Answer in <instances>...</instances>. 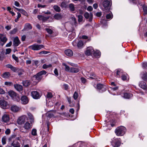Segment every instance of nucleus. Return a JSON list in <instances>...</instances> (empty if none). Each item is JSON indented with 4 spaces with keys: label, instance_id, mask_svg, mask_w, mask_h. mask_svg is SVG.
I'll list each match as a JSON object with an SVG mask.
<instances>
[{
    "label": "nucleus",
    "instance_id": "f257e3e1",
    "mask_svg": "<svg viewBox=\"0 0 147 147\" xmlns=\"http://www.w3.org/2000/svg\"><path fill=\"white\" fill-rule=\"evenodd\" d=\"M47 73L46 71L42 70L38 73L36 74L33 76L32 80L35 82H38L40 81L42 78V75L45 74Z\"/></svg>",
    "mask_w": 147,
    "mask_h": 147
},
{
    "label": "nucleus",
    "instance_id": "f03ea898",
    "mask_svg": "<svg viewBox=\"0 0 147 147\" xmlns=\"http://www.w3.org/2000/svg\"><path fill=\"white\" fill-rule=\"evenodd\" d=\"M32 124L26 121L24 124L20 129V131L23 133H27L32 127Z\"/></svg>",
    "mask_w": 147,
    "mask_h": 147
},
{
    "label": "nucleus",
    "instance_id": "7ed1b4c3",
    "mask_svg": "<svg viewBox=\"0 0 147 147\" xmlns=\"http://www.w3.org/2000/svg\"><path fill=\"white\" fill-rule=\"evenodd\" d=\"M126 131V128L122 126L118 127L115 129V132L118 136H122L124 135Z\"/></svg>",
    "mask_w": 147,
    "mask_h": 147
},
{
    "label": "nucleus",
    "instance_id": "20e7f679",
    "mask_svg": "<svg viewBox=\"0 0 147 147\" xmlns=\"http://www.w3.org/2000/svg\"><path fill=\"white\" fill-rule=\"evenodd\" d=\"M8 94L13 99L17 101L20 100V98L18 94L13 90H10L9 91Z\"/></svg>",
    "mask_w": 147,
    "mask_h": 147
},
{
    "label": "nucleus",
    "instance_id": "39448f33",
    "mask_svg": "<svg viewBox=\"0 0 147 147\" xmlns=\"http://www.w3.org/2000/svg\"><path fill=\"white\" fill-rule=\"evenodd\" d=\"M44 47V46L43 45H38L36 44H34L28 47L29 49L34 51L38 50Z\"/></svg>",
    "mask_w": 147,
    "mask_h": 147
},
{
    "label": "nucleus",
    "instance_id": "423d86ee",
    "mask_svg": "<svg viewBox=\"0 0 147 147\" xmlns=\"http://www.w3.org/2000/svg\"><path fill=\"white\" fill-rule=\"evenodd\" d=\"M120 138H113L111 142V144L113 147H119L121 144Z\"/></svg>",
    "mask_w": 147,
    "mask_h": 147
},
{
    "label": "nucleus",
    "instance_id": "0eeeda50",
    "mask_svg": "<svg viewBox=\"0 0 147 147\" xmlns=\"http://www.w3.org/2000/svg\"><path fill=\"white\" fill-rule=\"evenodd\" d=\"M27 120V117L25 115H22L19 117L17 120L18 124L22 125L26 122Z\"/></svg>",
    "mask_w": 147,
    "mask_h": 147
},
{
    "label": "nucleus",
    "instance_id": "6e6552de",
    "mask_svg": "<svg viewBox=\"0 0 147 147\" xmlns=\"http://www.w3.org/2000/svg\"><path fill=\"white\" fill-rule=\"evenodd\" d=\"M112 5L111 0H104L102 2L103 6L105 9L110 7Z\"/></svg>",
    "mask_w": 147,
    "mask_h": 147
},
{
    "label": "nucleus",
    "instance_id": "1a4fd4ad",
    "mask_svg": "<svg viewBox=\"0 0 147 147\" xmlns=\"http://www.w3.org/2000/svg\"><path fill=\"white\" fill-rule=\"evenodd\" d=\"M97 89L100 92H105L106 90V86L101 84H97Z\"/></svg>",
    "mask_w": 147,
    "mask_h": 147
},
{
    "label": "nucleus",
    "instance_id": "9d476101",
    "mask_svg": "<svg viewBox=\"0 0 147 147\" xmlns=\"http://www.w3.org/2000/svg\"><path fill=\"white\" fill-rule=\"evenodd\" d=\"M94 50L93 48L92 47H88L85 52L86 54L88 56L92 55L93 54Z\"/></svg>",
    "mask_w": 147,
    "mask_h": 147
},
{
    "label": "nucleus",
    "instance_id": "9b49d317",
    "mask_svg": "<svg viewBox=\"0 0 147 147\" xmlns=\"http://www.w3.org/2000/svg\"><path fill=\"white\" fill-rule=\"evenodd\" d=\"M2 120L4 122H7L9 121V117L8 115L5 113H4L2 117Z\"/></svg>",
    "mask_w": 147,
    "mask_h": 147
},
{
    "label": "nucleus",
    "instance_id": "f8f14e48",
    "mask_svg": "<svg viewBox=\"0 0 147 147\" xmlns=\"http://www.w3.org/2000/svg\"><path fill=\"white\" fill-rule=\"evenodd\" d=\"M31 94L33 98L35 99H38L40 97L39 93L36 91H32Z\"/></svg>",
    "mask_w": 147,
    "mask_h": 147
},
{
    "label": "nucleus",
    "instance_id": "ddd939ff",
    "mask_svg": "<svg viewBox=\"0 0 147 147\" xmlns=\"http://www.w3.org/2000/svg\"><path fill=\"white\" fill-rule=\"evenodd\" d=\"M37 18L40 20H42V22H45L49 19V17L48 16H45L42 15H39L38 16Z\"/></svg>",
    "mask_w": 147,
    "mask_h": 147
},
{
    "label": "nucleus",
    "instance_id": "4468645a",
    "mask_svg": "<svg viewBox=\"0 0 147 147\" xmlns=\"http://www.w3.org/2000/svg\"><path fill=\"white\" fill-rule=\"evenodd\" d=\"M0 105L3 109L7 108L8 106L7 103L4 100L0 101Z\"/></svg>",
    "mask_w": 147,
    "mask_h": 147
},
{
    "label": "nucleus",
    "instance_id": "2eb2a0df",
    "mask_svg": "<svg viewBox=\"0 0 147 147\" xmlns=\"http://www.w3.org/2000/svg\"><path fill=\"white\" fill-rule=\"evenodd\" d=\"M6 67L10 69L11 70L14 72H17L19 71V68L15 67L10 64H7L6 65Z\"/></svg>",
    "mask_w": 147,
    "mask_h": 147
},
{
    "label": "nucleus",
    "instance_id": "dca6fc26",
    "mask_svg": "<svg viewBox=\"0 0 147 147\" xmlns=\"http://www.w3.org/2000/svg\"><path fill=\"white\" fill-rule=\"evenodd\" d=\"M22 103L24 104H26L28 102V100L26 96H23L21 98Z\"/></svg>",
    "mask_w": 147,
    "mask_h": 147
},
{
    "label": "nucleus",
    "instance_id": "f3484780",
    "mask_svg": "<svg viewBox=\"0 0 147 147\" xmlns=\"http://www.w3.org/2000/svg\"><path fill=\"white\" fill-rule=\"evenodd\" d=\"M20 42L18 37H16L14 39L13 42V45L17 47L20 44Z\"/></svg>",
    "mask_w": 147,
    "mask_h": 147
},
{
    "label": "nucleus",
    "instance_id": "a211bd4d",
    "mask_svg": "<svg viewBox=\"0 0 147 147\" xmlns=\"http://www.w3.org/2000/svg\"><path fill=\"white\" fill-rule=\"evenodd\" d=\"M21 108L16 105H13L11 107V110L15 112H18L20 111Z\"/></svg>",
    "mask_w": 147,
    "mask_h": 147
},
{
    "label": "nucleus",
    "instance_id": "6ab92c4d",
    "mask_svg": "<svg viewBox=\"0 0 147 147\" xmlns=\"http://www.w3.org/2000/svg\"><path fill=\"white\" fill-rule=\"evenodd\" d=\"M100 53L98 50H96L93 52L92 57L95 58H99L100 57Z\"/></svg>",
    "mask_w": 147,
    "mask_h": 147
},
{
    "label": "nucleus",
    "instance_id": "aec40b11",
    "mask_svg": "<svg viewBox=\"0 0 147 147\" xmlns=\"http://www.w3.org/2000/svg\"><path fill=\"white\" fill-rule=\"evenodd\" d=\"M65 53L67 56H71L73 55L72 51L69 49L65 50Z\"/></svg>",
    "mask_w": 147,
    "mask_h": 147
},
{
    "label": "nucleus",
    "instance_id": "412c9836",
    "mask_svg": "<svg viewBox=\"0 0 147 147\" xmlns=\"http://www.w3.org/2000/svg\"><path fill=\"white\" fill-rule=\"evenodd\" d=\"M140 87L144 90H145L147 88L146 83L143 81L141 82L139 84Z\"/></svg>",
    "mask_w": 147,
    "mask_h": 147
},
{
    "label": "nucleus",
    "instance_id": "4be33fe9",
    "mask_svg": "<svg viewBox=\"0 0 147 147\" xmlns=\"http://www.w3.org/2000/svg\"><path fill=\"white\" fill-rule=\"evenodd\" d=\"M141 77L145 81L147 80V73L146 72H143L141 74Z\"/></svg>",
    "mask_w": 147,
    "mask_h": 147
},
{
    "label": "nucleus",
    "instance_id": "5701e85b",
    "mask_svg": "<svg viewBox=\"0 0 147 147\" xmlns=\"http://www.w3.org/2000/svg\"><path fill=\"white\" fill-rule=\"evenodd\" d=\"M80 70L78 67H71L70 68V72L74 73L78 72Z\"/></svg>",
    "mask_w": 147,
    "mask_h": 147
},
{
    "label": "nucleus",
    "instance_id": "b1692460",
    "mask_svg": "<svg viewBox=\"0 0 147 147\" xmlns=\"http://www.w3.org/2000/svg\"><path fill=\"white\" fill-rule=\"evenodd\" d=\"M15 89L19 91H20L22 90L23 87L22 86L19 84H16L14 85Z\"/></svg>",
    "mask_w": 147,
    "mask_h": 147
},
{
    "label": "nucleus",
    "instance_id": "393cba45",
    "mask_svg": "<svg viewBox=\"0 0 147 147\" xmlns=\"http://www.w3.org/2000/svg\"><path fill=\"white\" fill-rule=\"evenodd\" d=\"M132 94L130 93H125L124 94V97L125 98L129 99L132 96Z\"/></svg>",
    "mask_w": 147,
    "mask_h": 147
},
{
    "label": "nucleus",
    "instance_id": "a878e982",
    "mask_svg": "<svg viewBox=\"0 0 147 147\" xmlns=\"http://www.w3.org/2000/svg\"><path fill=\"white\" fill-rule=\"evenodd\" d=\"M10 76V74L9 72H6L4 73L2 75V77L4 78H9Z\"/></svg>",
    "mask_w": 147,
    "mask_h": 147
},
{
    "label": "nucleus",
    "instance_id": "bb28decb",
    "mask_svg": "<svg viewBox=\"0 0 147 147\" xmlns=\"http://www.w3.org/2000/svg\"><path fill=\"white\" fill-rule=\"evenodd\" d=\"M123 74L122 71L121 70L119 69L117 70L116 76L118 78L120 77Z\"/></svg>",
    "mask_w": 147,
    "mask_h": 147
},
{
    "label": "nucleus",
    "instance_id": "cd10ccee",
    "mask_svg": "<svg viewBox=\"0 0 147 147\" xmlns=\"http://www.w3.org/2000/svg\"><path fill=\"white\" fill-rule=\"evenodd\" d=\"M11 146L13 147H20V143L18 141L13 142L11 144Z\"/></svg>",
    "mask_w": 147,
    "mask_h": 147
},
{
    "label": "nucleus",
    "instance_id": "c85d7f7f",
    "mask_svg": "<svg viewBox=\"0 0 147 147\" xmlns=\"http://www.w3.org/2000/svg\"><path fill=\"white\" fill-rule=\"evenodd\" d=\"M22 84L24 86L27 87L30 84V82L29 80H25L23 82Z\"/></svg>",
    "mask_w": 147,
    "mask_h": 147
},
{
    "label": "nucleus",
    "instance_id": "c756f323",
    "mask_svg": "<svg viewBox=\"0 0 147 147\" xmlns=\"http://www.w3.org/2000/svg\"><path fill=\"white\" fill-rule=\"evenodd\" d=\"M54 18L55 19L58 20L61 18L62 16L60 14L57 13L54 15Z\"/></svg>",
    "mask_w": 147,
    "mask_h": 147
},
{
    "label": "nucleus",
    "instance_id": "7c9ffc66",
    "mask_svg": "<svg viewBox=\"0 0 147 147\" xmlns=\"http://www.w3.org/2000/svg\"><path fill=\"white\" fill-rule=\"evenodd\" d=\"M62 65L65 67V70L68 72H70V69L69 66L66 65L65 63H63Z\"/></svg>",
    "mask_w": 147,
    "mask_h": 147
},
{
    "label": "nucleus",
    "instance_id": "2f4dec72",
    "mask_svg": "<svg viewBox=\"0 0 147 147\" xmlns=\"http://www.w3.org/2000/svg\"><path fill=\"white\" fill-rule=\"evenodd\" d=\"M25 28L26 29H32V26L30 24L26 23L25 24Z\"/></svg>",
    "mask_w": 147,
    "mask_h": 147
},
{
    "label": "nucleus",
    "instance_id": "473e14b6",
    "mask_svg": "<svg viewBox=\"0 0 147 147\" xmlns=\"http://www.w3.org/2000/svg\"><path fill=\"white\" fill-rule=\"evenodd\" d=\"M113 17V15L111 12L107 15L106 18L107 19H111Z\"/></svg>",
    "mask_w": 147,
    "mask_h": 147
},
{
    "label": "nucleus",
    "instance_id": "72a5a7b5",
    "mask_svg": "<svg viewBox=\"0 0 147 147\" xmlns=\"http://www.w3.org/2000/svg\"><path fill=\"white\" fill-rule=\"evenodd\" d=\"M31 134L33 136H36L37 135V130L35 129H32L31 130Z\"/></svg>",
    "mask_w": 147,
    "mask_h": 147
},
{
    "label": "nucleus",
    "instance_id": "f704fd0d",
    "mask_svg": "<svg viewBox=\"0 0 147 147\" xmlns=\"http://www.w3.org/2000/svg\"><path fill=\"white\" fill-rule=\"evenodd\" d=\"M83 45V43L82 41H79L77 44V46L79 48L82 47Z\"/></svg>",
    "mask_w": 147,
    "mask_h": 147
},
{
    "label": "nucleus",
    "instance_id": "c9c22d12",
    "mask_svg": "<svg viewBox=\"0 0 147 147\" xmlns=\"http://www.w3.org/2000/svg\"><path fill=\"white\" fill-rule=\"evenodd\" d=\"M54 9L57 12H59L60 11V8L57 5H55L53 6Z\"/></svg>",
    "mask_w": 147,
    "mask_h": 147
},
{
    "label": "nucleus",
    "instance_id": "e433bc0d",
    "mask_svg": "<svg viewBox=\"0 0 147 147\" xmlns=\"http://www.w3.org/2000/svg\"><path fill=\"white\" fill-rule=\"evenodd\" d=\"M91 13H89L88 12H86L84 14V16L86 19H88L91 16Z\"/></svg>",
    "mask_w": 147,
    "mask_h": 147
},
{
    "label": "nucleus",
    "instance_id": "4c0bfd02",
    "mask_svg": "<svg viewBox=\"0 0 147 147\" xmlns=\"http://www.w3.org/2000/svg\"><path fill=\"white\" fill-rule=\"evenodd\" d=\"M69 7L70 10L72 11H74V7L73 4L71 3L69 5Z\"/></svg>",
    "mask_w": 147,
    "mask_h": 147
},
{
    "label": "nucleus",
    "instance_id": "58836bf2",
    "mask_svg": "<svg viewBox=\"0 0 147 147\" xmlns=\"http://www.w3.org/2000/svg\"><path fill=\"white\" fill-rule=\"evenodd\" d=\"M89 78L92 79H95L96 78V77L95 74L93 73H92L90 74V75Z\"/></svg>",
    "mask_w": 147,
    "mask_h": 147
},
{
    "label": "nucleus",
    "instance_id": "ea45409f",
    "mask_svg": "<svg viewBox=\"0 0 147 147\" xmlns=\"http://www.w3.org/2000/svg\"><path fill=\"white\" fill-rule=\"evenodd\" d=\"M17 13L18 15L17 18L15 20V21L16 22L18 21L19 19L21 17V14L20 13L18 12Z\"/></svg>",
    "mask_w": 147,
    "mask_h": 147
},
{
    "label": "nucleus",
    "instance_id": "a19ab883",
    "mask_svg": "<svg viewBox=\"0 0 147 147\" xmlns=\"http://www.w3.org/2000/svg\"><path fill=\"white\" fill-rule=\"evenodd\" d=\"M52 66V65L51 64H49L47 65L45 64L42 66V68L43 69H45L49 67H51Z\"/></svg>",
    "mask_w": 147,
    "mask_h": 147
},
{
    "label": "nucleus",
    "instance_id": "79ce46f5",
    "mask_svg": "<svg viewBox=\"0 0 147 147\" xmlns=\"http://www.w3.org/2000/svg\"><path fill=\"white\" fill-rule=\"evenodd\" d=\"M73 98L74 100H76L78 97V95L77 92L75 91L73 96Z\"/></svg>",
    "mask_w": 147,
    "mask_h": 147
},
{
    "label": "nucleus",
    "instance_id": "37998d69",
    "mask_svg": "<svg viewBox=\"0 0 147 147\" xmlns=\"http://www.w3.org/2000/svg\"><path fill=\"white\" fill-rule=\"evenodd\" d=\"M6 138L5 136L3 137L2 139V142L3 145L5 144L6 143Z\"/></svg>",
    "mask_w": 147,
    "mask_h": 147
},
{
    "label": "nucleus",
    "instance_id": "c03bdc74",
    "mask_svg": "<svg viewBox=\"0 0 147 147\" xmlns=\"http://www.w3.org/2000/svg\"><path fill=\"white\" fill-rule=\"evenodd\" d=\"M20 12L25 16H27L28 15L27 12L23 9H21Z\"/></svg>",
    "mask_w": 147,
    "mask_h": 147
},
{
    "label": "nucleus",
    "instance_id": "a18cd8bd",
    "mask_svg": "<svg viewBox=\"0 0 147 147\" xmlns=\"http://www.w3.org/2000/svg\"><path fill=\"white\" fill-rule=\"evenodd\" d=\"M45 30L47 33L49 34H52L53 31L51 29L47 28L45 29Z\"/></svg>",
    "mask_w": 147,
    "mask_h": 147
},
{
    "label": "nucleus",
    "instance_id": "49530a36",
    "mask_svg": "<svg viewBox=\"0 0 147 147\" xmlns=\"http://www.w3.org/2000/svg\"><path fill=\"white\" fill-rule=\"evenodd\" d=\"M47 114L48 117L50 118L53 117L54 116V115L51 112H49Z\"/></svg>",
    "mask_w": 147,
    "mask_h": 147
},
{
    "label": "nucleus",
    "instance_id": "de8ad7c7",
    "mask_svg": "<svg viewBox=\"0 0 147 147\" xmlns=\"http://www.w3.org/2000/svg\"><path fill=\"white\" fill-rule=\"evenodd\" d=\"M78 21L79 22H81L83 20V16L81 15H79L78 16Z\"/></svg>",
    "mask_w": 147,
    "mask_h": 147
},
{
    "label": "nucleus",
    "instance_id": "09e8293b",
    "mask_svg": "<svg viewBox=\"0 0 147 147\" xmlns=\"http://www.w3.org/2000/svg\"><path fill=\"white\" fill-rule=\"evenodd\" d=\"M142 67L144 69H147V63L144 62L142 63Z\"/></svg>",
    "mask_w": 147,
    "mask_h": 147
},
{
    "label": "nucleus",
    "instance_id": "8fccbe9b",
    "mask_svg": "<svg viewBox=\"0 0 147 147\" xmlns=\"http://www.w3.org/2000/svg\"><path fill=\"white\" fill-rule=\"evenodd\" d=\"M143 9L144 12V15H145L147 14V7L145 6L143 7Z\"/></svg>",
    "mask_w": 147,
    "mask_h": 147
},
{
    "label": "nucleus",
    "instance_id": "3c124183",
    "mask_svg": "<svg viewBox=\"0 0 147 147\" xmlns=\"http://www.w3.org/2000/svg\"><path fill=\"white\" fill-rule=\"evenodd\" d=\"M17 31V29L16 28H14L10 32V34H15Z\"/></svg>",
    "mask_w": 147,
    "mask_h": 147
},
{
    "label": "nucleus",
    "instance_id": "603ef678",
    "mask_svg": "<svg viewBox=\"0 0 147 147\" xmlns=\"http://www.w3.org/2000/svg\"><path fill=\"white\" fill-rule=\"evenodd\" d=\"M27 114L30 120H32L33 119V116L31 113H28Z\"/></svg>",
    "mask_w": 147,
    "mask_h": 147
},
{
    "label": "nucleus",
    "instance_id": "864d4df0",
    "mask_svg": "<svg viewBox=\"0 0 147 147\" xmlns=\"http://www.w3.org/2000/svg\"><path fill=\"white\" fill-rule=\"evenodd\" d=\"M7 40V38L6 37H3L1 39V42L5 43L6 42Z\"/></svg>",
    "mask_w": 147,
    "mask_h": 147
},
{
    "label": "nucleus",
    "instance_id": "5fc2aeb1",
    "mask_svg": "<svg viewBox=\"0 0 147 147\" xmlns=\"http://www.w3.org/2000/svg\"><path fill=\"white\" fill-rule=\"evenodd\" d=\"M11 51V50L10 48L7 49H6V54H8Z\"/></svg>",
    "mask_w": 147,
    "mask_h": 147
},
{
    "label": "nucleus",
    "instance_id": "6e6d98bb",
    "mask_svg": "<svg viewBox=\"0 0 147 147\" xmlns=\"http://www.w3.org/2000/svg\"><path fill=\"white\" fill-rule=\"evenodd\" d=\"M18 73V75L19 76H20L23 74V71L22 70L19 69V71H17Z\"/></svg>",
    "mask_w": 147,
    "mask_h": 147
},
{
    "label": "nucleus",
    "instance_id": "4d7b16f0",
    "mask_svg": "<svg viewBox=\"0 0 147 147\" xmlns=\"http://www.w3.org/2000/svg\"><path fill=\"white\" fill-rule=\"evenodd\" d=\"M5 85L11 86L12 85V83L11 82H5Z\"/></svg>",
    "mask_w": 147,
    "mask_h": 147
},
{
    "label": "nucleus",
    "instance_id": "13d9d810",
    "mask_svg": "<svg viewBox=\"0 0 147 147\" xmlns=\"http://www.w3.org/2000/svg\"><path fill=\"white\" fill-rule=\"evenodd\" d=\"M61 6L62 8L65 7H66V4L65 2H62L61 4Z\"/></svg>",
    "mask_w": 147,
    "mask_h": 147
},
{
    "label": "nucleus",
    "instance_id": "bf43d9fd",
    "mask_svg": "<svg viewBox=\"0 0 147 147\" xmlns=\"http://www.w3.org/2000/svg\"><path fill=\"white\" fill-rule=\"evenodd\" d=\"M63 88L65 90H67L69 88V86L66 84H64L63 85Z\"/></svg>",
    "mask_w": 147,
    "mask_h": 147
},
{
    "label": "nucleus",
    "instance_id": "052dcab7",
    "mask_svg": "<svg viewBox=\"0 0 147 147\" xmlns=\"http://www.w3.org/2000/svg\"><path fill=\"white\" fill-rule=\"evenodd\" d=\"M121 79L123 80H126L127 77L125 75H124L123 74L121 76Z\"/></svg>",
    "mask_w": 147,
    "mask_h": 147
},
{
    "label": "nucleus",
    "instance_id": "680f3d73",
    "mask_svg": "<svg viewBox=\"0 0 147 147\" xmlns=\"http://www.w3.org/2000/svg\"><path fill=\"white\" fill-rule=\"evenodd\" d=\"M47 98H51L52 97V94L50 92H48L47 96Z\"/></svg>",
    "mask_w": 147,
    "mask_h": 147
},
{
    "label": "nucleus",
    "instance_id": "e2e57ef3",
    "mask_svg": "<svg viewBox=\"0 0 147 147\" xmlns=\"http://www.w3.org/2000/svg\"><path fill=\"white\" fill-rule=\"evenodd\" d=\"M11 25L7 26H5V28L7 30H9L11 29Z\"/></svg>",
    "mask_w": 147,
    "mask_h": 147
},
{
    "label": "nucleus",
    "instance_id": "0e129e2a",
    "mask_svg": "<svg viewBox=\"0 0 147 147\" xmlns=\"http://www.w3.org/2000/svg\"><path fill=\"white\" fill-rule=\"evenodd\" d=\"M5 133L6 134L8 135L10 133V130L9 129H7L5 131Z\"/></svg>",
    "mask_w": 147,
    "mask_h": 147
},
{
    "label": "nucleus",
    "instance_id": "69168bd1",
    "mask_svg": "<svg viewBox=\"0 0 147 147\" xmlns=\"http://www.w3.org/2000/svg\"><path fill=\"white\" fill-rule=\"evenodd\" d=\"M81 80L82 82L83 83H85L86 81V79L84 78H81Z\"/></svg>",
    "mask_w": 147,
    "mask_h": 147
},
{
    "label": "nucleus",
    "instance_id": "338daca9",
    "mask_svg": "<svg viewBox=\"0 0 147 147\" xmlns=\"http://www.w3.org/2000/svg\"><path fill=\"white\" fill-rule=\"evenodd\" d=\"M49 53V52L47 51H42L40 52L39 53V54H48Z\"/></svg>",
    "mask_w": 147,
    "mask_h": 147
},
{
    "label": "nucleus",
    "instance_id": "774afa93",
    "mask_svg": "<svg viewBox=\"0 0 147 147\" xmlns=\"http://www.w3.org/2000/svg\"><path fill=\"white\" fill-rule=\"evenodd\" d=\"M13 58L16 61H17L18 60V58L16 57L14 55H13L12 56Z\"/></svg>",
    "mask_w": 147,
    "mask_h": 147
}]
</instances>
